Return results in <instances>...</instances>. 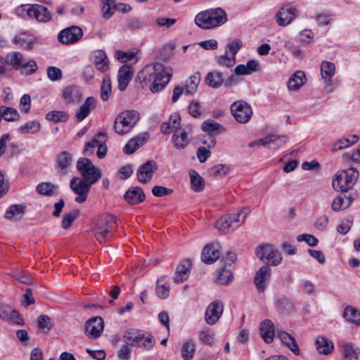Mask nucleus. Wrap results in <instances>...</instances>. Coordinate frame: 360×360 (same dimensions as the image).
I'll list each match as a JSON object with an SVG mask.
<instances>
[{
    "label": "nucleus",
    "instance_id": "1",
    "mask_svg": "<svg viewBox=\"0 0 360 360\" xmlns=\"http://www.w3.org/2000/svg\"><path fill=\"white\" fill-rule=\"evenodd\" d=\"M172 75L166 72L159 63L146 65L139 72L137 79L142 88H148L153 93L161 91L170 80Z\"/></svg>",
    "mask_w": 360,
    "mask_h": 360
},
{
    "label": "nucleus",
    "instance_id": "2",
    "mask_svg": "<svg viewBox=\"0 0 360 360\" xmlns=\"http://www.w3.org/2000/svg\"><path fill=\"white\" fill-rule=\"evenodd\" d=\"M227 20V14L221 8H210L200 12L195 18V24L205 30L219 27L225 24Z\"/></svg>",
    "mask_w": 360,
    "mask_h": 360
},
{
    "label": "nucleus",
    "instance_id": "3",
    "mask_svg": "<svg viewBox=\"0 0 360 360\" xmlns=\"http://www.w3.org/2000/svg\"><path fill=\"white\" fill-rule=\"evenodd\" d=\"M257 257L266 263L260 267L255 276V285L257 291L264 292L268 285V280L270 276V267L268 265L270 259V246L268 244H262L256 249Z\"/></svg>",
    "mask_w": 360,
    "mask_h": 360
},
{
    "label": "nucleus",
    "instance_id": "4",
    "mask_svg": "<svg viewBox=\"0 0 360 360\" xmlns=\"http://www.w3.org/2000/svg\"><path fill=\"white\" fill-rule=\"evenodd\" d=\"M116 219L114 216L105 214L98 217L94 222L92 233L100 242L103 243L110 238V233L116 229Z\"/></svg>",
    "mask_w": 360,
    "mask_h": 360
},
{
    "label": "nucleus",
    "instance_id": "5",
    "mask_svg": "<svg viewBox=\"0 0 360 360\" xmlns=\"http://www.w3.org/2000/svg\"><path fill=\"white\" fill-rule=\"evenodd\" d=\"M140 119L138 111L127 110L121 112L115 119L113 128L116 134L125 135L131 131Z\"/></svg>",
    "mask_w": 360,
    "mask_h": 360
},
{
    "label": "nucleus",
    "instance_id": "6",
    "mask_svg": "<svg viewBox=\"0 0 360 360\" xmlns=\"http://www.w3.org/2000/svg\"><path fill=\"white\" fill-rule=\"evenodd\" d=\"M247 215L248 212L245 210L225 214L216 221L215 227L219 231L225 233L232 232L244 223Z\"/></svg>",
    "mask_w": 360,
    "mask_h": 360
},
{
    "label": "nucleus",
    "instance_id": "7",
    "mask_svg": "<svg viewBox=\"0 0 360 360\" xmlns=\"http://www.w3.org/2000/svg\"><path fill=\"white\" fill-rule=\"evenodd\" d=\"M359 174V172L353 167L338 172L333 180V188L338 191H347L355 184Z\"/></svg>",
    "mask_w": 360,
    "mask_h": 360
},
{
    "label": "nucleus",
    "instance_id": "8",
    "mask_svg": "<svg viewBox=\"0 0 360 360\" xmlns=\"http://www.w3.org/2000/svg\"><path fill=\"white\" fill-rule=\"evenodd\" d=\"M77 169L79 174L89 183H96L102 176L100 169L96 167L88 158H80L77 162Z\"/></svg>",
    "mask_w": 360,
    "mask_h": 360
},
{
    "label": "nucleus",
    "instance_id": "9",
    "mask_svg": "<svg viewBox=\"0 0 360 360\" xmlns=\"http://www.w3.org/2000/svg\"><path fill=\"white\" fill-rule=\"evenodd\" d=\"M231 114L241 124L248 123L252 116V109L249 103L243 100L236 101L231 105Z\"/></svg>",
    "mask_w": 360,
    "mask_h": 360
},
{
    "label": "nucleus",
    "instance_id": "10",
    "mask_svg": "<svg viewBox=\"0 0 360 360\" xmlns=\"http://www.w3.org/2000/svg\"><path fill=\"white\" fill-rule=\"evenodd\" d=\"M93 184L85 179L78 177H74L71 179L70 188L74 193L78 195L75 198L77 202L82 203L86 200L90 187Z\"/></svg>",
    "mask_w": 360,
    "mask_h": 360
},
{
    "label": "nucleus",
    "instance_id": "11",
    "mask_svg": "<svg viewBox=\"0 0 360 360\" xmlns=\"http://www.w3.org/2000/svg\"><path fill=\"white\" fill-rule=\"evenodd\" d=\"M274 338L279 339L280 341L286 347H288L290 351L296 356L300 354L298 345L294 337H292L287 332L281 330H278L275 332L274 329V325L271 323V341L273 340Z\"/></svg>",
    "mask_w": 360,
    "mask_h": 360
},
{
    "label": "nucleus",
    "instance_id": "12",
    "mask_svg": "<svg viewBox=\"0 0 360 360\" xmlns=\"http://www.w3.org/2000/svg\"><path fill=\"white\" fill-rule=\"evenodd\" d=\"M104 328V321L101 316L93 317L86 321L84 332L90 339H96L101 336Z\"/></svg>",
    "mask_w": 360,
    "mask_h": 360
},
{
    "label": "nucleus",
    "instance_id": "13",
    "mask_svg": "<svg viewBox=\"0 0 360 360\" xmlns=\"http://www.w3.org/2000/svg\"><path fill=\"white\" fill-rule=\"evenodd\" d=\"M191 129L189 127H180L176 129L172 137V142L174 147L177 150H182L186 148L191 141Z\"/></svg>",
    "mask_w": 360,
    "mask_h": 360
},
{
    "label": "nucleus",
    "instance_id": "14",
    "mask_svg": "<svg viewBox=\"0 0 360 360\" xmlns=\"http://www.w3.org/2000/svg\"><path fill=\"white\" fill-rule=\"evenodd\" d=\"M224 311V304L219 300L211 302L207 307L205 319L207 324L214 325L221 317Z\"/></svg>",
    "mask_w": 360,
    "mask_h": 360
},
{
    "label": "nucleus",
    "instance_id": "15",
    "mask_svg": "<svg viewBox=\"0 0 360 360\" xmlns=\"http://www.w3.org/2000/svg\"><path fill=\"white\" fill-rule=\"evenodd\" d=\"M83 35L82 30L77 26H72L62 30L58 36L60 42L64 44H73Z\"/></svg>",
    "mask_w": 360,
    "mask_h": 360
},
{
    "label": "nucleus",
    "instance_id": "16",
    "mask_svg": "<svg viewBox=\"0 0 360 360\" xmlns=\"http://www.w3.org/2000/svg\"><path fill=\"white\" fill-rule=\"evenodd\" d=\"M26 13L29 18L41 22H47L51 19V15L47 8L39 4L30 6L26 9Z\"/></svg>",
    "mask_w": 360,
    "mask_h": 360
},
{
    "label": "nucleus",
    "instance_id": "17",
    "mask_svg": "<svg viewBox=\"0 0 360 360\" xmlns=\"http://www.w3.org/2000/svg\"><path fill=\"white\" fill-rule=\"evenodd\" d=\"M72 161V154L68 151L59 153L55 160V166L57 172L61 175H65L69 172Z\"/></svg>",
    "mask_w": 360,
    "mask_h": 360
},
{
    "label": "nucleus",
    "instance_id": "18",
    "mask_svg": "<svg viewBox=\"0 0 360 360\" xmlns=\"http://www.w3.org/2000/svg\"><path fill=\"white\" fill-rule=\"evenodd\" d=\"M297 9L290 6L282 7L276 15L278 25L285 27L289 25L297 16Z\"/></svg>",
    "mask_w": 360,
    "mask_h": 360
},
{
    "label": "nucleus",
    "instance_id": "19",
    "mask_svg": "<svg viewBox=\"0 0 360 360\" xmlns=\"http://www.w3.org/2000/svg\"><path fill=\"white\" fill-rule=\"evenodd\" d=\"M158 165L155 162L148 160L141 166L137 172V179L139 182L146 184L150 181L154 172L157 170Z\"/></svg>",
    "mask_w": 360,
    "mask_h": 360
},
{
    "label": "nucleus",
    "instance_id": "20",
    "mask_svg": "<svg viewBox=\"0 0 360 360\" xmlns=\"http://www.w3.org/2000/svg\"><path fill=\"white\" fill-rule=\"evenodd\" d=\"M149 139V134L141 133L131 139L124 146L123 151L125 154L134 153L139 147L146 143Z\"/></svg>",
    "mask_w": 360,
    "mask_h": 360
},
{
    "label": "nucleus",
    "instance_id": "21",
    "mask_svg": "<svg viewBox=\"0 0 360 360\" xmlns=\"http://www.w3.org/2000/svg\"><path fill=\"white\" fill-rule=\"evenodd\" d=\"M96 105V98L91 96L88 97L75 113L77 121L84 120L90 114L91 111L95 109Z\"/></svg>",
    "mask_w": 360,
    "mask_h": 360
},
{
    "label": "nucleus",
    "instance_id": "22",
    "mask_svg": "<svg viewBox=\"0 0 360 360\" xmlns=\"http://www.w3.org/2000/svg\"><path fill=\"white\" fill-rule=\"evenodd\" d=\"M82 97V94L75 86H67L62 91V98L67 103H77Z\"/></svg>",
    "mask_w": 360,
    "mask_h": 360
},
{
    "label": "nucleus",
    "instance_id": "23",
    "mask_svg": "<svg viewBox=\"0 0 360 360\" xmlns=\"http://www.w3.org/2000/svg\"><path fill=\"white\" fill-rule=\"evenodd\" d=\"M132 68L129 65H123L120 68L117 75L118 88L124 91L128 86L132 77Z\"/></svg>",
    "mask_w": 360,
    "mask_h": 360
},
{
    "label": "nucleus",
    "instance_id": "24",
    "mask_svg": "<svg viewBox=\"0 0 360 360\" xmlns=\"http://www.w3.org/2000/svg\"><path fill=\"white\" fill-rule=\"evenodd\" d=\"M306 82L307 78L304 72L297 70L288 79V89L289 91H298Z\"/></svg>",
    "mask_w": 360,
    "mask_h": 360
},
{
    "label": "nucleus",
    "instance_id": "25",
    "mask_svg": "<svg viewBox=\"0 0 360 360\" xmlns=\"http://www.w3.org/2000/svg\"><path fill=\"white\" fill-rule=\"evenodd\" d=\"M191 267V262L190 260L182 261L176 267L174 281L179 283L186 281L188 277Z\"/></svg>",
    "mask_w": 360,
    "mask_h": 360
},
{
    "label": "nucleus",
    "instance_id": "26",
    "mask_svg": "<svg viewBox=\"0 0 360 360\" xmlns=\"http://www.w3.org/2000/svg\"><path fill=\"white\" fill-rule=\"evenodd\" d=\"M124 199L131 205H136L145 200V194L141 188L134 187L126 192Z\"/></svg>",
    "mask_w": 360,
    "mask_h": 360
},
{
    "label": "nucleus",
    "instance_id": "27",
    "mask_svg": "<svg viewBox=\"0 0 360 360\" xmlns=\"http://www.w3.org/2000/svg\"><path fill=\"white\" fill-rule=\"evenodd\" d=\"M107 136L103 132L97 134L90 141L86 143L84 148V154L90 155L93 153L94 150L101 145L102 142H105Z\"/></svg>",
    "mask_w": 360,
    "mask_h": 360
},
{
    "label": "nucleus",
    "instance_id": "28",
    "mask_svg": "<svg viewBox=\"0 0 360 360\" xmlns=\"http://www.w3.org/2000/svg\"><path fill=\"white\" fill-rule=\"evenodd\" d=\"M218 249L212 244L206 245L202 252V260L207 264H212L219 258Z\"/></svg>",
    "mask_w": 360,
    "mask_h": 360
},
{
    "label": "nucleus",
    "instance_id": "29",
    "mask_svg": "<svg viewBox=\"0 0 360 360\" xmlns=\"http://www.w3.org/2000/svg\"><path fill=\"white\" fill-rule=\"evenodd\" d=\"M15 41L20 47L26 50H31L33 46L37 44L38 40L34 37L26 33H21L15 37Z\"/></svg>",
    "mask_w": 360,
    "mask_h": 360
},
{
    "label": "nucleus",
    "instance_id": "30",
    "mask_svg": "<svg viewBox=\"0 0 360 360\" xmlns=\"http://www.w3.org/2000/svg\"><path fill=\"white\" fill-rule=\"evenodd\" d=\"M94 63L100 72H105L108 69L107 55L102 50H97L94 53Z\"/></svg>",
    "mask_w": 360,
    "mask_h": 360
},
{
    "label": "nucleus",
    "instance_id": "31",
    "mask_svg": "<svg viewBox=\"0 0 360 360\" xmlns=\"http://www.w3.org/2000/svg\"><path fill=\"white\" fill-rule=\"evenodd\" d=\"M25 211V206L22 205H12L9 206L5 212L4 217L11 221L19 220Z\"/></svg>",
    "mask_w": 360,
    "mask_h": 360
},
{
    "label": "nucleus",
    "instance_id": "32",
    "mask_svg": "<svg viewBox=\"0 0 360 360\" xmlns=\"http://www.w3.org/2000/svg\"><path fill=\"white\" fill-rule=\"evenodd\" d=\"M335 73V65L328 61H323L321 64V75L323 79L327 84L332 81V77Z\"/></svg>",
    "mask_w": 360,
    "mask_h": 360
},
{
    "label": "nucleus",
    "instance_id": "33",
    "mask_svg": "<svg viewBox=\"0 0 360 360\" xmlns=\"http://www.w3.org/2000/svg\"><path fill=\"white\" fill-rule=\"evenodd\" d=\"M205 81L209 86L217 89L222 85L224 78L223 74L219 71H213L207 75Z\"/></svg>",
    "mask_w": 360,
    "mask_h": 360
},
{
    "label": "nucleus",
    "instance_id": "34",
    "mask_svg": "<svg viewBox=\"0 0 360 360\" xmlns=\"http://www.w3.org/2000/svg\"><path fill=\"white\" fill-rule=\"evenodd\" d=\"M259 63L255 60H251L246 65H238L234 69L237 75H246L257 71Z\"/></svg>",
    "mask_w": 360,
    "mask_h": 360
},
{
    "label": "nucleus",
    "instance_id": "35",
    "mask_svg": "<svg viewBox=\"0 0 360 360\" xmlns=\"http://www.w3.org/2000/svg\"><path fill=\"white\" fill-rule=\"evenodd\" d=\"M180 117L177 115L171 116L168 122H165L161 124V131L165 134H169L175 131L180 127Z\"/></svg>",
    "mask_w": 360,
    "mask_h": 360
},
{
    "label": "nucleus",
    "instance_id": "36",
    "mask_svg": "<svg viewBox=\"0 0 360 360\" xmlns=\"http://www.w3.org/2000/svg\"><path fill=\"white\" fill-rule=\"evenodd\" d=\"M200 82V75L195 72L191 75L186 81L185 84V94L187 95L194 94L198 89V86Z\"/></svg>",
    "mask_w": 360,
    "mask_h": 360
},
{
    "label": "nucleus",
    "instance_id": "37",
    "mask_svg": "<svg viewBox=\"0 0 360 360\" xmlns=\"http://www.w3.org/2000/svg\"><path fill=\"white\" fill-rule=\"evenodd\" d=\"M143 338L144 335L139 331L129 330L124 333L123 340L128 345L137 346Z\"/></svg>",
    "mask_w": 360,
    "mask_h": 360
},
{
    "label": "nucleus",
    "instance_id": "38",
    "mask_svg": "<svg viewBox=\"0 0 360 360\" xmlns=\"http://www.w3.org/2000/svg\"><path fill=\"white\" fill-rule=\"evenodd\" d=\"M352 202V199L345 195L337 196L332 202V209L335 212H339L348 208Z\"/></svg>",
    "mask_w": 360,
    "mask_h": 360
},
{
    "label": "nucleus",
    "instance_id": "39",
    "mask_svg": "<svg viewBox=\"0 0 360 360\" xmlns=\"http://www.w3.org/2000/svg\"><path fill=\"white\" fill-rule=\"evenodd\" d=\"M316 349L320 354H328L332 351L333 346L332 342L323 336H319L316 340Z\"/></svg>",
    "mask_w": 360,
    "mask_h": 360
},
{
    "label": "nucleus",
    "instance_id": "40",
    "mask_svg": "<svg viewBox=\"0 0 360 360\" xmlns=\"http://www.w3.org/2000/svg\"><path fill=\"white\" fill-rule=\"evenodd\" d=\"M343 360H360V349L354 348L352 345L345 344L342 347Z\"/></svg>",
    "mask_w": 360,
    "mask_h": 360
},
{
    "label": "nucleus",
    "instance_id": "41",
    "mask_svg": "<svg viewBox=\"0 0 360 360\" xmlns=\"http://www.w3.org/2000/svg\"><path fill=\"white\" fill-rule=\"evenodd\" d=\"M202 129L209 134H219L225 131L220 124L212 120H207L202 124Z\"/></svg>",
    "mask_w": 360,
    "mask_h": 360
},
{
    "label": "nucleus",
    "instance_id": "42",
    "mask_svg": "<svg viewBox=\"0 0 360 360\" xmlns=\"http://www.w3.org/2000/svg\"><path fill=\"white\" fill-rule=\"evenodd\" d=\"M7 63L12 65L15 69L21 68L25 61L23 55L20 52H11L7 55Z\"/></svg>",
    "mask_w": 360,
    "mask_h": 360
},
{
    "label": "nucleus",
    "instance_id": "43",
    "mask_svg": "<svg viewBox=\"0 0 360 360\" xmlns=\"http://www.w3.org/2000/svg\"><path fill=\"white\" fill-rule=\"evenodd\" d=\"M195 352V345L192 340H187L182 345L181 357L184 360L191 359Z\"/></svg>",
    "mask_w": 360,
    "mask_h": 360
},
{
    "label": "nucleus",
    "instance_id": "44",
    "mask_svg": "<svg viewBox=\"0 0 360 360\" xmlns=\"http://www.w3.org/2000/svg\"><path fill=\"white\" fill-rule=\"evenodd\" d=\"M190 179L192 188L195 192H201L204 189L205 183L203 179L197 172L195 170H191L190 172Z\"/></svg>",
    "mask_w": 360,
    "mask_h": 360
},
{
    "label": "nucleus",
    "instance_id": "45",
    "mask_svg": "<svg viewBox=\"0 0 360 360\" xmlns=\"http://www.w3.org/2000/svg\"><path fill=\"white\" fill-rule=\"evenodd\" d=\"M117 8V5L115 0H103V5L101 7L102 15L103 18L108 19L115 13Z\"/></svg>",
    "mask_w": 360,
    "mask_h": 360
},
{
    "label": "nucleus",
    "instance_id": "46",
    "mask_svg": "<svg viewBox=\"0 0 360 360\" xmlns=\"http://www.w3.org/2000/svg\"><path fill=\"white\" fill-rule=\"evenodd\" d=\"M41 124L37 120H32L25 123L20 126L18 129V131L21 134H34L40 130Z\"/></svg>",
    "mask_w": 360,
    "mask_h": 360
},
{
    "label": "nucleus",
    "instance_id": "47",
    "mask_svg": "<svg viewBox=\"0 0 360 360\" xmlns=\"http://www.w3.org/2000/svg\"><path fill=\"white\" fill-rule=\"evenodd\" d=\"M232 280V273L229 269L222 268L221 270L219 271L215 282L219 285H228Z\"/></svg>",
    "mask_w": 360,
    "mask_h": 360
},
{
    "label": "nucleus",
    "instance_id": "48",
    "mask_svg": "<svg viewBox=\"0 0 360 360\" xmlns=\"http://www.w3.org/2000/svg\"><path fill=\"white\" fill-rule=\"evenodd\" d=\"M112 93L111 81L108 77L103 79L102 85L101 86V98L103 101L109 99Z\"/></svg>",
    "mask_w": 360,
    "mask_h": 360
},
{
    "label": "nucleus",
    "instance_id": "49",
    "mask_svg": "<svg viewBox=\"0 0 360 360\" xmlns=\"http://www.w3.org/2000/svg\"><path fill=\"white\" fill-rule=\"evenodd\" d=\"M344 316L348 321L352 323L360 324V314L352 307H347L345 308Z\"/></svg>",
    "mask_w": 360,
    "mask_h": 360
},
{
    "label": "nucleus",
    "instance_id": "50",
    "mask_svg": "<svg viewBox=\"0 0 360 360\" xmlns=\"http://www.w3.org/2000/svg\"><path fill=\"white\" fill-rule=\"evenodd\" d=\"M37 191L41 195H52L56 193V186L50 182H43L37 186Z\"/></svg>",
    "mask_w": 360,
    "mask_h": 360
},
{
    "label": "nucleus",
    "instance_id": "51",
    "mask_svg": "<svg viewBox=\"0 0 360 360\" xmlns=\"http://www.w3.org/2000/svg\"><path fill=\"white\" fill-rule=\"evenodd\" d=\"M259 331L260 337L266 343L270 342V320L265 319L262 321L259 326Z\"/></svg>",
    "mask_w": 360,
    "mask_h": 360
},
{
    "label": "nucleus",
    "instance_id": "52",
    "mask_svg": "<svg viewBox=\"0 0 360 360\" xmlns=\"http://www.w3.org/2000/svg\"><path fill=\"white\" fill-rule=\"evenodd\" d=\"M79 212L77 210H73L68 214H64L61 221L62 227L65 229H68L72 223L79 217Z\"/></svg>",
    "mask_w": 360,
    "mask_h": 360
},
{
    "label": "nucleus",
    "instance_id": "53",
    "mask_svg": "<svg viewBox=\"0 0 360 360\" xmlns=\"http://www.w3.org/2000/svg\"><path fill=\"white\" fill-rule=\"evenodd\" d=\"M229 167L225 165H215L208 169V174L210 176H225L229 172Z\"/></svg>",
    "mask_w": 360,
    "mask_h": 360
},
{
    "label": "nucleus",
    "instance_id": "54",
    "mask_svg": "<svg viewBox=\"0 0 360 360\" xmlns=\"http://www.w3.org/2000/svg\"><path fill=\"white\" fill-rule=\"evenodd\" d=\"M46 118L55 122H63L68 120V114L62 110H52L46 115Z\"/></svg>",
    "mask_w": 360,
    "mask_h": 360
},
{
    "label": "nucleus",
    "instance_id": "55",
    "mask_svg": "<svg viewBox=\"0 0 360 360\" xmlns=\"http://www.w3.org/2000/svg\"><path fill=\"white\" fill-rule=\"evenodd\" d=\"M217 61L219 65L225 66L227 68L233 67L236 63V58L233 56H228V51L226 50L224 55L219 56L217 58Z\"/></svg>",
    "mask_w": 360,
    "mask_h": 360
},
{
    "label": "nucleus",
    "instance_id": "56",
    "mask_svg": "<svg viewBox=\"0 0 360 360\" xmlns=\"http://www.w3.org/2000/svg\"><path fill=\"white\" fill-rule=\"evenodd\" d=\"M170 286L167 283H160V279L157 281L156 295L160 299H166L169 295Z\"/></svg>",
    "mask_w": 360,
    "mask_h": 360
},
{
    "label": "nucleus",
    "instance_id": "57",
    "mask_svg": "<svg viewBox=\"0 0 360 360\" xmlns=\"http://www.w3.org/2000/svg\"><path fill=\"white\" fill-rule=\"evenodd\" d=\"M38 324L39 328L45 333H49L53 326L51 319L47 315L39 316L38 318Z\"/></svg>",
    "mask_w": 360,
    "mask_h": 360
},
{
    "label": "nucleus",
    "instance_id": "58",
    "mask_svg": "<svg viewBox=\"0 0 360 360\" xmlns=\"http://www.w3.org/2000/svg\"><path fill=\"white\" fill-rule=\"evenodd\" d=\"M49 79L53 82L58 81L62 78L63 73L60 69L54 66H49L46 70Z\"/></svg>",
    "mask_w": 360,
    "mask_h": 360
},
{
    "label": "nucleus",
    "instance_id": "59",
    "mask_svg": "<svg viewBox=\"0 0 360 360\" xmlns=\"http://www.w3.org/2000/svg\"><path fill=\"white\" fill-rule=\"evenodd\" d=\"M199 340L207 345H212L214 342V334L210 330H202L199 332Z\"/></svg>",
    "mask_w": 360,
    "mask_h": 360
},
{
    "label": "nucleus",
    "instance_id": "60",
    "mask_svg": "<svg viewBox=\"0 0 360 360\" xmlns=\"http://www.w3.org/2000/svg\"><path fill=\"white\" fill-rule=\"evenodd\" d=\"M243 46V42L239 39H236L233 41L228 43L226 44V50H229L231 56L236 58V55L238 53V51L240 49V48Z\"/></svg>",
    "mask_w": 360,
    "mask_h": 360
},
{
    "label": "nucleus",
    "instance_id": "61",
    "mask_svg": "<svg viewBox=\"0 0 360 360\" xmlns=\"http://www.w3.org/2000/svg\"><path fill=\"white\" fill-rule=\"evenodd\" d=\"M350 146H352V144L351 142H349V139L344 137L339 139L333 144L331 147V150L333 152L338 151L346 148Z\"/></svg>",
    "mask_w": 360,
    "mask_h": 360
},
{
    "label": "nucleus",
    "instance_id": "62",
    "mask_svg": "<svg viewBox=\"0 0 360 360\" xmlns=\"http://www.w3.org/2000/svg\"><path fill=\"white\" fill-rule=\"evenodd\" d=\"M19 113L17 110L11 107H6L4 111V120L7 122H13L18 120Z\"/></svg>",
    "mask_w": 360,
    "mask_h": 360
},
{
    "label": "nucleus",
    "instance_id": "63",
    "mask_svg": "<svg viewBox=\"0 0 360 360\" xmlns=\"http://www.w3.org/2000/svg\"><path fill=\"white\" fill-rule=\"evenodd\" d=\"M352 221L349 218L343 219L337 227L338 231L341 234H346L350 230Z\"/></svg>",
    "mask_w": 360,
    "mask_h": 360
},
{
    "label": "nucleus",
    "instance_id": "64",
    "mask_svg": "<svg viewBox=\"0 0 360 360\" xmlns=\"http://www.w3.org/2000/svg\"><path fill=\"white\" fill-rule=\"evenodd\" d=\"M173 193V190L161 186H155L152 188V193L155 197L168 195Z\"/></svg>",
    "mask_w": 360,
    "mask_h": 360
}]
</instances>
